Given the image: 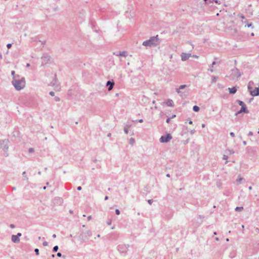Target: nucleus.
I'll return each instance as SVG.
<instances>
[{
	"instance_id": "1",
	"label": "nucleus",
	"mask_w": 259,
	"mask_h": 259,
	"mask_svg": "<svg viewBox=\"0 0 259 259\" xmlns=\"http://www.w3.org/2000/svg\"><path fill=\"white\" fill-rule=\"evenodd\" d=\"M12 83L16 90L20 91L25 86V79L24 77H22L21 78H17L13 79Z\"/></svg>"
},
{
	"instance_id": "2",
	"label": "nucleus",
	"mask_w": 259,
	"mask_h": 259,
	"mask_svg": "<svg viewBox=\"0 0 259 259\" xmlns=\"http://www.w3.org/2000/svg\"><path fill=\"white\" fill-rule=\"evenodd\" d=\"M158 35L152 36L150 39L144 41L143 42V45L146 47H155L158 44Z\"/></svg>"
},
{
	"instance_id": "3",
	"label": "nucleus",
	"mask_w": 259,
	"mask_h": 259,
	"mask_svg": "<svg viewBox=\"0 0 259 259\" xmlns=\"http://www.w3.org/2000/svg\"><path fill=\"white\" fill-rule=\"evenodd\" d=\"M91 236L92 232L90 230L83 232L80 230L79 232L78 238L81 243H84L87 241Z\"/></svg>"
},
{
	"instance_id": "4",
	"label": "nucleus",
	"mask_w": 259,
	"mask_h": 259,
	"mask_svg": "<svg viewBox=\"0 0 259 259\" xmlns=\"http://www.w3.org/2000/svg\"><path fill=\"white\" fill-rule=\"evenodd\" d=\"M9 141L8 139L0 140V149H2L4 151V156L6 157L8 156V151L9 149Z\"/></svg>"
},
{
	"instance_id": "5",
	"label": "nucleus",
	"mask_w": 259,
	"mask_h": 259,
	"mask_svg": "<svg viewBox=\"0 0 259 259\" xmlns=\"http://www.w3.org/2000/svg\"><path fill=\"white\" fill-rule=\"evenodd\" d=\"M253 82L252 81H250L247 85L248 91H249L251 96L253 97L259 96V88L255 87L253 90L251 87V84H253Z\"/></svg>"
},
{
	"instance_id": "6",
	"label": "nucleus",
	"mask_w": 259,
	"mask_h": 259,
	"mask_svg": "<svg viewBox=\"0 0 259 259\" xmlns=\"http://www.w3.org/2000/svg\"><path fill=\"white\" fill-rule=\"evenodd\" d=\"M230 75L233 80H235L238 79L241 77V73L238 68L235 67L231 69V73Z\"/></svg>"
},
{
	"instance_id": "7",
	"label": "nucleus",
	"mask_w": 259,
	"mask_h": 259,
	"mask_svg": "<svg viewBox=\"0 0 259 259\" xmlns=\"http://www.w3.org/2000/svg\"><path fill=\"white\" fill-rule=\"evenodd\" d=\"M130 245L128 244H119L117 246V250L121 253L125 255L128 250Z\"/></svg>"
},
{
	"instance_id": "8",
	"label": "nucleus",
	"mask_w": 259,
	"mask_h": 259,
	"mask_svg": "<svg viewBox=\"0 0 259 259\" xmlns=\"http://www.w3.org/2000/svg\"><path fill=\"white\" fill-rule=\"evenodd\" d=\"M172 139V136L170 134H166L163 136H162L159 141L161 143H166L168 142Z\"/></svg>"
},
{
	"instance_id": "9",
	"label": "nucleus",
	"mask_w": 259,
	"mask_h": 259,
	"mask_svg": "<svg viewBox=\"0 0 259 259\" xmlns=\"http://www.w3.org/2000/svg\"><path fill=\"white\" fill-rule=\"evenodd\" d=\"M50 59L51 57L47 53H44L41 57V65L44 66L47 64L50 61Z\"/></svg>"
},
{
	"instance_id": "10",
	"label": "nucleus",
	"mask_w": 259,
	"mask_h": 259,
	"mask_svg": "<svg viewBox=\"0 0 259 259\" xmlns=\"http://www.w3.org/2000/svg\"><path fill=\"white\" fill-rule=\"evenodd\" d=\"M114 81L113 79L109 80L107 81L106 83V86L108 87V90L111 91L114 87Z\"/></svg>"
},
{
	"instance_id": "11",
	"label": "nucleus",
	"mask_w": 259,
	"mask_h": 259,
	"mask_svg": "<svg viewBox=\"0 0 259 259\" xmlns=\"http://www.w3.org/2000/svg\"><path fill=\"white\" fill-rule=\"evenodd\" d=\"M242 113H248L249 111L247 109V107H241V109L239 111H237L235 113V115L238 116L239 114H240Z\"/></svg>"
},
{
	"instance_id": "12",
	"label": "nucleus",
	"mask_w": 259,
	"mask_h": 259,
	"mask_svg": "<svg viewBox=\"0 0 259 259\" xmlns=\"http://www.w3.org/2000/svg\"><path fill=\"white\" fill-rule=\"evenodd\" d=\"M181 60L183 61H185L191 56V54L190 53H182L181 55Z\"/></svg>"
},
{
	"instance_id": "13",
	"label": "nucleus",
	"mask_w": 259,
	"mask_h": 259,
	"mask_svg": "<svg viewBox=\"0 0 259 259\" xmlns=\"http://www.w3.org/2000/svg\"><path fill=\"white\" fill-rule=\"evenodd\" d=\"M164 103L165 105H166L167 106L169 107H174V103L173 101L170 99H167Z\"/></svg>"
},
{
	"instance_id": "14",
	"label": "nucleus",
	"mask_w": 259,
	"mask_h": 259,
	"mask_svg": "<svg viewBox=\"0 0 259 259\" xmlns=\"http://www.w3.org/2000/svg\"><path fill=\"white\" fill-rule=\"evenodd\" d=\"M12 241L13 242L15 243H17L20 242V239L16 235H12Z\"/></svg>"
},
{
	"instance_id": "15",
	"label": "nucleus",
	"mask_w": 259,
	"mask_h": 259,
	"mask_svg": "<svg viewBox=\"0 0 259 259\" xmlns=\"http://www.w3.org/2000/svg\"><path fill=\"white\" fill-rule=\"evenodd\" d=\"M228 90L230 94H235L237 92V87H233L232 88H229Z\"/></svg>"
},
{
	"instance_id": "16",
	"label": "nucleus",
	"mask_w": 259,
	"mask_h": 259,
	"mask_svg": "<svg viewBox=\"0 0 259 259\" xmlns=\"http://www.w3.org/2000/svg\"><path fill=\"white\" fill-rule=\"evenodd\" d=\"M127 55V52L125 51L119 52L118 54H116V56L120 57H125Z\"/></svg>"
},
{
	"instance_id": "17",
	"label": "nucleus",
	"mask_w": 259,
	"mask_h": 259,
	"mask_svg": "<svg viewBox=\"0 0 259 259\" xmlns=\"http://www.w3.org/2000/svg\"><path fill=\"white\" fill-rule=\"evenodd\" d=\"M186 85H185V84L180 85L179 88L177 89L176 90L178 94L181 93V92L180 91V90H183V89H185L186 88Z\"/></svg>"
},
{
	"instance_id": "18",
	"label": "nucleus",
	"mask_w": 259,
	"mask_h": 259,
	"mask_svg": "<svg viewBox=\"0 0 259 259\" xmlns=\"http://www.w3.org/2000/svg\"><path fill=\"white\" fill-rule=\"evenodd\" d=\"M237 102L241 107H247L244 102L239 100H237Z\"/></svg>"
},
{
	"instance_id": "19",
	"label": "nucleus",
	"mask_w": 259,
	"mask_h": 259,
	"mask_svg": "<svg viewBox=\"0 0 259 259\" xmlns=\"http://www.w3.org/2000/svg\"><path fill=\"white\" fill-rule=\"evenodd\" d=\"M11 75L13 77V79H16L17 78H19L20 76L19 75H15V72L14 70L11 71Z\"/></svg>"
},
{
	"instance_id": "20",
	"label": "nucleus",
	"mask_w": 259,
	"mask_h": 259,
	"mask_svg": "<svg viewBox=\"0 0 259 259\" xmlns=\"http://www.w3.org/2000/svg\"><path fill=\"white\" fill-rule=\"evenodd\" d=\"M56 75H55V78L50 83L51 86L54 87L57 83V79L56 78Z\"/></svg>"
},
{
	"instance_id": "21",
	"label": "nucleus",
	"mask_w": 259,
	"mask_h": 259,
	"mask_svg": "<svg viewBox=\"0 0 259 259\" xmlns=\"http://www.w3.org/2000/svg\"><path fill=\"white\" fill-rule=\"evenodd\" d=\"M193 110L194 112H198L200 110V108L197 105H195L193 107Z\"/></svg>"
},
{
	"instance_id": "22",
	"label": "nucleus",
	"mask_w": 259,
	"mask_h": 259,
	"mask_svg": "<svg viewBox=\"0 0 259 259\" xmlns=\"http://www.w3.org/2000/svg\"><path fill=\"white\" fill-rule=\"evenodd\" d=\"M243 209V207L242 206H237V207L235 208V210L236 211H242Z\"/></svg>"
},
{
	"instance_id": "23",
	"label": "nucleus",
	"mask_w": 259,
	"mask_h": 259,
	"mask_svg": "<svg viewBox=\"0 0 259 259\" xmlns=\"http://www.w3.org/2000/svg\"><path fill=\"white\" fill-rule=\"evenodd\" d=\"M135 143V139L133 138H131L130 139V141H129V144L130 145H134V143Z\"/></svg>"
},
{
	"instance_id": "24",
	"label": "nucleus",
	"mask_w": 259,
	"mask_h": 259,
	"mask_svg": "<svg viewBox=\"0 0 259 259\" xmlns=\"http://www.w3.org/2000/svg\"><path fill=\"white\" fill-rule=\"evenodd\" d=\"M212 79H211V82L212 83H214V82H215L218 78V76H212Z\"/></svg>"
},
{
	"instance_id": "25",
	"label": "nucleus",
	"mask_w": 259,
	"mask_h": 259,
	"mask_svg": "<svg viewBox=\"0 0 259 259\" xmlns=\"http://www.w3.org/2000/svg\"><path fill=\"white\" fill-rule=\"evenodd\" d=\"M58 249H59L58 246L56 245L53 247L52 251L53 252H56L58 250Z\"/></svg>"
},
{
	"instance_id": "26",
	"label": "nucleus",
	"mask_w": 259,
	"mask_h": 259,
	"mask_svg": "<svg viewBox=\"0 0 259 259\" xmlns=\"http://www.w3.org/2000/svg\"><path fill=\"white\" fill-rule=\"evenodd\" d=\"M57 256L58 257H62L64 259H65L66 258V255H62V254L61 252H58L57 253Z\"/></svg>"
},
{
	"instance_id": "27",
	"label": "nucleus",
	"mask_w": 259,
	"mask_h": 259,
	"mask_svg": "<svg viewBox=\"0 0 259 259\" xmlns=\"http://www.w3.org/2000/svg\"><path fill=\"white\" fill-rule=\"evenodd\" d=\"M25 174H26V171H23V173H22V175L23 176V177L24 178V180L28 181V178L26 175H25Z\"/></svg>"
},
{
	"instance_id": "28",
	"label": "nucleus",
	"mask_w": 259,
	"mask_h": 259,
	"mask_svg": "<svg viewBox=\"0 0 259 259\" xmlns=\"http://www.w3.org/2000/svg\"><path fill=\"white\" fill-rule=\"evenodd\" d=\"M34 252H35L36 255H39V249L38 248H35L34 249Z\"/></svg>"
},
{
	"instance_id": "29",
	"label": "nucleus",
	"mask_w": 259,
	"mask_h": 259,
	"mask_svg": "<svg viewBox=\"0 0 259 259\" xmlns=\"http://www.w3.org/2000/svg\"><path fill=\"white\" fill-rule=\"evenodd\" d=\"M248 27H251L252 28H253V26L252 23H248L246 25Z\"/></svg>"
},
{
	"instance_id": "30",
	"label": "nucleus",
	"mask_w": 259,
	"mask_h": 259,
	"mask_svg": "<svg viewBox=\"0 0 259 259\" xmlns=\"http://www.w3.org/2000/svg\"><path fill=\"white\" fill-rule=\"evenodd\" d=\"M243 180V178L240 177L237 179V182L240 183Z\"/></svg>"
},
{
	"instance_id": "31",
	"label": "nucleus",
	"mask_w": 259,
	"mask_h": 259,
	"mask_svg": "<svg viewBox=\"0 0 259 259\" xmlns=\"http://www.w3.org/2000/svg\"><path fill=\"white\" fill-rule=\"evenodd\" d=\"M115 213H116L117 215H119V214H120V210H119L118 209H115Z\"/></svg>"
},
{
	"instance_id": "32",
	"label": "nucleus",
	"mask_w": 259,
	"mask_h": 259,
	"mask_svg": "<svg viewBox=\"0 0 259 259\" xmlns=\"http://www.w3.org/2000/svg\"><path fill=\"white\" fill-rule=\"evenodd\" d=\"M54 100H55V101L58 102V101H60V99L59 97L56 96V97H55Z\"/></svg>"
},
{
	"instance_id": "33",
	"label": "nucleus",
	"mask_w": 259,
	"mask_h": 259,
	"mask_svg": "<svg viewBox=\"0 0 259 259\" xmlns=\"http://www.w3.org/2000/svg\"><path fill=\"white\" fill-rule=\"evenodd\" d=\"M148 201V203L150 204V205H151L152 202H153V199H149L147 200Z\"/></svg>"
},
{
	"instance_id": "34",
	"label": "nucleus",
	"mask_w": 259,
	"mask_h": 259,
	"mask_svg": "<svg viewBox=\"0 0 259 259\" xmlns=\"http://www.w3.org/2000/svg\"><path fill=\"white\" fill-rule=\"evenodd\" d=\"M12 44H8L7 45V47L8 49H10L12 47Z\"/></svg>"
},
{
	"instance_id": "35",
	"label": "nucleus",
	"mask_w": 259,
	"mask_h": 259,
	"mask_svg": "<svg viewBox=\"0 0 259 259\" xmlns=\"http://www.w3.org/2000/svg\"><path fill=\"white\" fill-rule=\"evenodd\" d=\"M171 119V118L168 117L166 120V122L169 123Z\"/></svg>"
},
{
	"instance_id": "36",
	"label": "nucleus",
	"mask_w": 259,
	"mask_h": 259,
	"mask_svg": "<svg viewBox=\"0 0 259 259\" xmlns=\"http://www.w3.org/2000/svg\"><path fill=\"white\" fill-rule=\"evenodd\" d=\"M33 151H34V149H33V148H29V150H28V152H29V153H32V152H33Z\"/></svg>"
},
{
	"instance_id": "37",
	"label": "nucleus",
	"mask_w": 259,
	"mask_h": 259,
	"mask_svg": "<svg viewBox=\"0 0 259 259\" xmlns=\"http://www.w3.org/2000/svg\"><path fill=\"white\" fill-rule=\"evenodd\" d=\"M124 132L125 133V134H127L128 133V130L127 128H124Z\"/></svg>"
},
{
	"instance_id": "38",
	"label": "nucleus",
	"mask_w": 259,
	"mask_h": 259,
	"mask_svg": "<svg viewBox=\"0 0 259 259\" xmlns=\"http://www.w3.org/2000/svg\"><path fill=\"white\" fill-rule=\"evenodd\" d=\"M228 158V156L227 155H223V159L224 160H227Z\"/></svg>"
},
{
	"instance_id": "39",
	"label": "nucleus",
	"mask_w": 259,
	"mask_h": 259,
	"mask_svg": "<svg viewBox=\"0 0 259 259\" xmlns=\"http://www.w3.org/2000/svg\"><path fill=\"white\" fill-rule=\"evenodd\" d=\"M42 245L45 246H48V242L47 241H44L43 243H42Z\"/></svg>"
},
{
	"instance_id": "40",
	"label": "nucleus",
	"mask_w": 259,
	"mask_h": 259,
	"mask_svg": "<svg viewBox=\"0 0 259 259\" xmlns=\"http://www.w3.org/2000/svg\"><path fill=\"white\" fill-rule=\"evenodd\" d=\"M50 95L51 96H55V93L53 91H51L49 93Z\"/></svg>"
},
{
	"instance_id": "41",
	"label": "nucleus",
	"mask_w": 259,
	"mask_h": 259,
	"mask_svg": "<svg viewBox=\"0 0 259 259\" xmlns=\"http://www.w3.org/2000/svg\"><path fill=\"white\" fill-rule=\"evenodd\" d=\"M230 135L232 137H235V134L233 133V132H231L230 133Z\"/></svg>"
},
{
	"instance_id": "42",
	"label": "nucleus",
	"mask_w": 259,
	"mask_h": 259,
	"mask_svg": "<svg viewBox=\"0 0 259 259\" xmlns=\"http://www.w3.org/2000/svg\"><path fill=\"white\" fill-rule=\"evenodd\" d=\"M10 227L11 228H12V229H14V228H15V225H14V224H11V225H10Z\"/></svg>"
},
{
	"instance_id": "43",
	"label": "nucleus",
	"mask_w": 259,
	"mask_h": 259,
	"mask_svg": "<svg viewBox=\"0 0 259 259\" xmlns=\"http://www.w3.org/2000/svg\"><path fill=\"white\" fill-rule=\"evenodd\" d=\"M253 135V133L251 131L249 132L248 136H251Z\"/></svg>"
},
{
	"instance_id": "44",
	"label": "nucleus",
	"mask_w": 259,
	"mask_h": 259,
	"mask_svg": "<svg viewBox=\"0 0 259 259\" xmlns=\"http://www.w3.org/2000/svg\"><path fill=\"white\" fill-rule=\"evenodd\" d=\"M16 236L19 238L20 236H22V234L21 233H18L16 235Z\"/></svg>"
},
{
	"instance_id": "45",
	"label": "nucleus",
	"mask_w": 259,
	"mask_h": 259,
	"mask_svg": "<svg viewBox=\"0 0 259 259\" xmlns=\"http://www.w3.org/2000/svg\"><path fill=\"white\" fill-rule=\"evenodd\" d=\"M216 64H217V62L215 61H213L212 64H211V67H212L213 66L215 65Z\"/></svg>"
},
{
	"instance_id": "46",
	"label": "nucleus",
	"mask_w": 259,
	"mask_h": 259,
	"mask_svg": "<svg viewBox=\"0 0 259 259\" xmlns=\"http://www.w3.org/2000/svg\"><path fill=\"white\" fill-rule=\"evenodd\" d=\"M136 121H138L140 123H142L143 122V119H139L138 120H136Z\"/></svg>"
},
{
	"instance_id": "47",
	"label": "nucleus",
	"mask_w": 259,
	"mask_h": 259,
	"mask_svg": "<svg viewBox=\"0 0 259 259\" xmlns=\"http://www.w3.org/2000/svg\"><path fill=\"white\" fill-rule=\"evenodd\" d=\"M195 132V130H191V131L190 132V133L191 135H193L194 134V133Z\"/></svg>"
},
{
	"instance_id": "48",
	"label": "nucleus",
	"mask_w": 259,
	"mask_h": 259,
	"mask_svg": "<svg viewBox=\"0 0 259 259\" xmlns=\"http://www.w3.org/2000/svg\"><path fill=\"white\" fill-rule=\"evenodd\" d=\"M82 189V187L81 186H78L77 187V190H78V191H80Z\"/></svg>"
},
{
	"instance_id": "49",
	"label": "nucleus",
	"mask_w": 259,
	"mask_h": 259,
	"mask_svg": "<svg viewBox=\"0 0 259 259\" xmlns=\"http://www.w3.org/2000/svg\"><path fill=\"white\" fill-rule=\"evenodd\" d=\"M214 2L217 4H220V2L219 0H214Z\"/></svg>"
},
{
	"instance_id": "50",
	"label": "nucleus",
	"mask_w": 259,
	"mask_h": 259,
	"mask_svg": "<svg viewBox=\"0 0 259 259\" xmlns=\"http://www.w3.org/2000/svg\"><path fill=\"white\" fill-rule=\"evenodd\" d=\"M208 71H210V72H212L213 71V69H212V68H209V69H208Z\"/></svg>"
},
{
	"instance_id": "51",
	"label": "nucleus",
	"mask_w": 259,
	"mask_h": 259,
	"mask_svg": "<svg viewBox=\"0 0 259 259\" xmlns=\"http://www.w3.org/2000/svg\"><path fill=\"white\" fill-rule=\"evenodd\" d=\"M91 219H92V216L91 215L88 216V221H90V220H91Z\"/></svg>"
},
{
	"instance_id": "52",
	"label": "nucleus",
	"mask_w": 259,
	"mask_h": 259,
	"mask_svg": "<svg viewBox=\"0 0 259 259\" xmlns=\"http://www.w3.org/2000/svg\"><path fill=\"white\" fill-rule=\"evenodd\" d=\"M176 117V115L173 114L170 118H171V119H172Z\"/></svg>"
},
{
	"instance_id": "53",
	"label": "nucleus",
	"mask_w": 259,
	"mask_h": 259,
	"mask_svg": "<svg viewBox=\"0 0 259 259\" xmlns=\"http://www.w3.org/2000/svg\"><path fill=\"white\" fill-rule=\"evenodd\" d=\"M107 199H108V196H106L104 198V200H107Z\"/></svg>"
},
{
	"instance_id": "54",
	"label": "nucleus",
	"mask_w": 259,
	"mask_h": 259,
	"mask_svg": "<svg viewBox=\"0 0 259 259\" xmlns=\"http://www.w3.org/2000/svg\"><path fill=\"white\" fill-rule=\"evenodd\" d=\"M52 237H53V238H56V234H53V235H52Z\"/></svg>"
},
{
	"instance_id": "55",
	"label": "nucleus",
	"mask_w": 259,
	"mask_h": 259,
	"mask_svg": "<svg viewBox=\"0 0 259 259\" xmlns=\"http://www.w3.org/2000/svg\"><path fill=\"white\" fill-rule=\"evenodd\" d=\"M188 142H189V140L188 139L186 141H185L184 143L185 144H186L188 143Z\"/></svg>"
},
{
	"instance_id": "56",
	"label": "nucleus",
	"mask_w": 259,
	"mask_h": 259,
	"mask_svg": "<svg viewBox=\"0 0 259 259\" xmlns=\"http://www.w3.org/2000/svg\"><path fill=\"white\" fill-rule=\"evenodd\" d=\"M45 42H46V41H42V42H41V44H42V47H44V46L45 45Z\"/></svg>"
},
{
	"instance_id": "57",
	"label": "nucleus",
	"mask_w": 259,
	"mask_h": 259,
	"mask_svg": "<svg viewBox=\"0 0 259 259\" xmlns=\"http://www.w3.org/2000/svg\"><path fill=\"white\" fill-rule=\"evenodd\" d=\"M243 144L244 145H246L247 144L246 142L245 141H243Z\"/></svg>"
},
{
	"instance_id": "58",
	"label": "nucleus",
	"mask_w": 259,
	"mask_h": 259,
	"mask_svg": "<svg viewBox=\"0 0 259 259\" xmlns=\"http://www.w3.org/2000/svg\"><path fill=\"white\" fill-rule=\"evenodd\" d=\"M111 221H108V222H107V224H108V225H111Z\"/></svg>"
},
{
	"instance_id": "59",
	"label": "nucleus",
	"mask_w": 259,
	"mask_h": 259,
	"mask_svg": "<svg viewBox=\"0 0 259 259\" xmlns=\"http://www.w3.org/2000/svg\"><path fill=\"white\" fill-rule=\"evenodd\" d=\"M166 176L167 177L169 178V177H170V174H166Z\"/></svg>"
},
{
	"instance_id": "60",
	"label": "nucleus",
	"mask_w": 259,
	"mask_h": 259,
	"mask_svg": "<svg viewBox=\"0 0 259 259\" xmlns=\"http://www.w3.org/2000/svg\"><path fill=\"white\" fill-rule=\"evenodd\" d=\"M193 122L191 120H190L189 121V124H192Z\"/></svg>"
},
{
	"instance_id": "61",
	"label": "nucleus",
	"mask_w": 259,
	"mask_h": 259,
	"mask_svg": "<svg viewBox=\"0 0 259 259\" xmlns=\"http://www.w3.org/2000/svg\"><path fill=\"white\" fill-rule=\"evenodd\" d=\"M250 35H251V36H253L254 35V33H253V32H252V33L250 34Z\"/></svg>"
},
{
	"instance_id": "62",
	"label": "nucleus",
	"mask_w": 259,
	"mask_h": 259,
	"mask_svg": "<svg viewBox=\"0 0 259 259\" xmlns=\"http://www.w3.org/2000/svg\"><path fill=\"white\" fill-rule=\"evenodd\" d=\"M193 57H194V58H198V56H196V55H193Z\"/></svg>"
},
{
	"instance_id": "63",
	"label": "nucleus",
	"mask_w": 259,
	"mask_h": 259,
	"mask_svg": "<svg viewBox=\"0 0 259 259\" xmlns=\"http://www.w3.org/2000/svg\"><path fill=\"white\" fill-rule=\"evenodd\" d=\"M111 136V133H108V135H107L108 137H110Z\"/></svg>"
},
{
	"instance_id": "64",
	"label": "nucleus",
	"mask_w": 259,
	"mask_h": 259,
	"mask_svg": "<svg viewBox=\"0 0 259 259\" xmlns=\"http://www.w3.org/2000/svg\"><path fill=\"white\" fill-rule=\"evenodd\" d=\"M248 189H249V190H251L252 188V187H251V186H249V187H248Z\"/></svg>"
}]
</instances>
